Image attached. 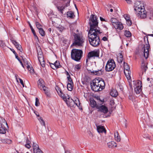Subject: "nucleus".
I'll return each mask as SVG.
<instances>
[{"mask_svg":"<svg viewBox=\"0 0 153 153\" xmlns=\"http://www.w3.org/2000/svg\"><path fill=\"white\" fill-rule=\"evenodd\" d=\"M134 8L135 13L138 17L141 19H144L146 17L147 12L143 2L136 1L135 3Z\"/></svg>","mask_w":153,"mask_h":153,"instance_id":"nucleus-1","label":"nucleus"},{"mask_svg":"<svg viewBox=\"0 0 153 153\" xmlns=\"http://www.w3.org/2000/svg\"><path fill=\"white\" fill-rule=\"evenodd\" d=\"M102 33L100 31L97 32L96 31H89L88 33V40L90 44L94 47H96L99 45L100 40L99 34Z\"/></svg>","mask_w":153,"mask_h":153,"instance_id":"nucleus-2","label":"nucleus"},{"mask_svg":"<svg viewBox=\"0 0 153 153\" xmlns=\"http://www.w3.org/2000/svg\"><path fill=\"white\" fill-rule=\"evenodd\" d=\"M89 24L90 29L89 31H96L99 32L100 31V28L98 27V22L97 16L95 15L91 14L89 19Z\"/></svg>","mask_w":153,"mask_h":153,"instance_id":"nucleus-3","label":"nucleus"},{"mask_svg":"<svg viewBox=\"0 0 153 153\" xmlns=\"http://www.w3.org/2000/svg\"><path fill=\"white\" fill-rule=\"evenodd\" d=\"M104 81L99 79H95L93 81L91 84V89L95 91H101L104 89L105 86Z\"/></svg>","mask_w":153,"mask_h":153,"instance_id":"nucleus-4","label":"nucleus"},{"mask_svg":"<svg viewBox=\"0 0 153 153\" xmlns=\"http://www.w3.org/2000/svg\"><path fill=\"white\" fill-rule=\"evenodd\" d=\"M74 39L73 45L79 47L82 46L84 42L85 39L81 33H75L74 35Z\"/></svg>","mask_w":153,"mask_h":153,"instance_id":"nucleus-5","label":"nucleus"},{"mask_svg":"<svg viewBox=\"0 0 153 153\" xmlns=\"http://www.w3.org/2000/svg\"><path fill=\"white\" fill-rule=\"evenodd\" d=\"M82 54V51L81 50L74 49L71 51V58L73 59L78 61L80 59Z\"/></svg>","mask_w":153,"mask_h":153,"instance_id":"nucleus-6","label":"nucleus"},{"mask_svg":"<svg viewBox=\"0 0 153 153\" xmlns=\"http://www.w3.org/2000/svg\"><path fill=\"white\" fill-rule=\"evenodd\" d=\"M116 65L113 59H110L107 62L105 67V70L107 71H110L113 70L115 68Z\"/></svg>","mask_w":153,"mask_h":153,"instance_id":"nucleus-7","label":"nucleus"},{"mask_svg":"<svg viewBox=\"0 0 153 153\" xmlns=\"http://www.w3.org/2000/svg\"><path fill=\"white\" fill-rule=\"evenodd\" d=\"M38 53V57L39 62L42 67H44L45 66V62L42 53L41 49L40 47L39 46V49H37Z\"/></svg>","mask_w":153,"mask_h":153,"instance_id":"nucleus-8","label":"nucleus"},{"mask_svg":"<svg viewBox=\"0 0 153 153\" xmlns=\"http://www.w3.org/2000/svg\"><path fill=\"white\" fill-rule=\"evenodd\" d=\"M1 126L0 127V133L4 134L6 132V126L8 128L7 124L4 119H1L0 120Z\"/></svg>","mask_w":153,"mask_h":153,"instance_id":"nucleus-9","label":"nucleus"},{"mask_svg":"<svg viewBox=\"0 0 153 153\" xmlns=\"http://www.w3.org/2000/svg\"><path fill=\"white\" fill-rule=\"evenodd\" d=\"M124 73L128 80L131 79V72L129 71L130 68L128 64L124 62Z\"/></svg>","mask_w":153,"mask_h":153,"instance_id":"nucleus-10","label":"nucleus"},{"mask_svg":"<svg viewBox=\"0 0 153 153\" xmlns=\"http://www.w3.org/2000/svg\"><path fill=\"white\" fill-rule=\"evenodd\" d=\"M141 82L140 81H137L134 83V90L137 94H139L142 91Z\"/></svg>","mask_w":153,"mask_h":153,"instance_id":"nucleus-11","label":"nucleus"},{"mask_svg":"<svg viewBox=\"0 0 153 153\" xmlns=\"http://www.w3.org/2000/svg\"><path fill=\"white\" fill-rule=\"evenodd\" d=\"M99 53L100 51L98 50H94L89 52L88 55V59H86V62H87L88 61V59L91 57H99Z\"/></svg>","mask_w":153,"mask_h":153,"instance_id":"nucleus-12","label":"nucleus"},{"mask_svg":"<svg viewBox=\"0 0 153 153\" xmlns=\"http://www.w3.org/2000/svg\"><path fill=\"white\" fill-rule=\"evenodd\" d=\"M149 45L148 44L144 45L142 48V51L144 53V56L146 59H147L149 56Z\"/></svg>","mask_w":153,"mask_h":153,"instance_id":"nucleus-13","label":"nucleus"},{"mask_svg":"<svg viewBox=\"0 0 153 153\" xmlns=\"http://www.w3.org/2000/svg\"><path fill=\"white\" fill-rule=\"evenodd\" d=\"M51 68L53 69H55L61 67L59 62L58 61H56L54 63H52L49 62Z\"/></svg>","mask_w":153,"mask_h":153,"instance_id":"nucleus-14","label":"nucleus"},{"mask_svg":"<svg viewBox=\"0 0 153 153\" xmlns=\"http://www.w3.org/2000/svg\"><path fill=\"white\" fill-rule=\"evenodd\" d=\"M99 109V111L101 112H102L104 114L108 112V110L107 107L105 106L102 105L100 106H98L97 108Z\"/></svg>","mask_w":153,"mask_h":153,"instance_id":"nucleus-15","label":"nucleus"},{"mask_svg":"<svg viewBox=\"0 0 153 153\" xmlns=\"http://www.w3.org/2000/svg\"><path fill=\"white\" fill-rule=\"evenodd\" d=\"M45 83L44 81L42 79H40L38 82V87L41 89H43L44 87H46L45 86Z\"/></svg>","mask_w":153,"mask_h":153,"instance_id":"nucleus-16","label":"nucleus"},{"mask_svg":"<svg viewBox=\"0 0 153 153\" xmlns=\"http://www.w3.org/2000/svg\"><path fill=\"white\" fill-rule=\"evenodd\" d=\"M12 42L16 48L21 52H22V49L21 45L15 40H12Z\"/></svg>","mask_w":153,"mask_h":153,"instance_id":"nucleus-17","label":"nucleus"},{"mask_svg":"<svg viewBox=\"0 0 153 153\" xmlns=\"http://www.w3.org/2000/svg\"><path fill=\"white\" fill-rule=\"evenodd\" d=\"M66 102L67 104L70 107H75L76 106L74 100L72 99L70 100L68 99V100H67Z\"/></svg>","mask_w":153,"mask_h":153,"instance_id":"nucleus-18","label":"nucleus"},{"mask_svg":"<svg viewBox=\"0 0 153 153\" xmlns=\"http://www.w3.org/2000/svg\"><path fill=\"white\" fill-rule=\"evenodd\" d=\"M97 129L98 132L99 133H102L103 132L105 134L106 133V130L103 126H97Z\"/></svg>","mask_w":153,"mask_h":153,"instance_id":"nucleus-19","label":"nucleus"},{"mask_svg":"<svg viewBox=\"0 0 153 153\" xmlns=\"http://www.w3.org/2000/svg\"><path fill=\"white\" fill-rule=\"evenodd\" d=\"M114 27L116 29L121 30L123 28L122 24L120 22H118L116 24L114 25Z\"/></svg>","mask_w":153,"mask_h":153,"instance_id":"nucleus-20","label":"nucleus"},{"mask_svg":"<svg viewBox=\"0 0 153 153\" xmlns=\"http://www.w3.org/2000/svg\"><path fill=\"white\" fill-rule=\"evenodd\" d=\"M114 137L115 140L117 142H119L121 140L120 137L119 135L118 132L116 131L114 133Z\"/></svg>","mask_w":153,"mask_h":153,"instance_id":"nucleus-21","label":"nucleus"},{"mask_svg":"<svg viewBox=\"0 0 153 153\" xmlns=\"http://www.w3.org/2000/svg\"><path fill=\"white\" fill-rule=\"evenodd\" d=\"M108 147L110 148L115 147L117 146L116 143L114 141H111L107 143Z\"/></svg>","mask_w":153,"mask_h":153,"instance_id":"nucleus-22","label":"nucleus"},{"mask_svg":"<svg viewBox=\"0 0 153 153\" xmlns=\"http://www.w3.org/2000/svg\"><path fill=\"white\" fill-rule=\"evenodd\" d=\"M147 63L146 62L145 63L144 61H143L142 62L141 68L143 71H145L146 69H147Z\"/></svg>","mask_w":153,"mask_h":153,"instance_id":"nucleus-23","label":"nucleus"},{"mask_svg":"<svg viewBox=\"0 0 153 153\" xmlns=\"http://www.w3.org/2000/svg\"><path fill=\"white\" fill-rule=\"evenodd\" d=\"M45 92V94L48 97H50L51 94L49 89L47 87H44L43 89Z\"/></svg>","mask_w":153,"mask_h":153,"instance_id":"nucleus-24","label":"nucleus"},{"mask_svg":"<svg viewBox=\"0 0 153 153\" xmlns=\"http://www.w3.org/2000/svg\"><path fill=\"white\" fill-rule=\"evenodd\" d=\"M123 56L121 53H119V55L117 57V60L118 62L121 63L123 60Z\"/></svg>","mask_w":153,"mask_h":153,"instance_id":"nucleus-25","label":"nucleus"},{"mask_svg":"<svg viewBox=\"0 0 153 153\" xmlns=\"http://www.w3.org/2000/svg\"><path fill=\"white\" fill-rule=\"evenodd\" d=\"M110 94L111 96L113 97H117L118 94L117 91L114 89L111 90L110 92Z\"/></svg>","mask_w":153,"mask_h":153,"instance_id":"nucleus-26","label":"nucleus"},{"mask_svg":"<svg viewBox=\"0 0 153 153\" xmlns=\"http://www.w3.org/2000/svg\"><path fill=\"white\" fill-rule=\"evenodd\" d=\"M67 15L68 17H69L71 19L74 18L75 15L74 13L72 11H68L67 12Z\"/></svg>","mask_w":153,"mask_h":153,"instance_id":"nucleus-27","label":"nucleus"},{"mask_svg":"<svg viewBox=\"0 0 153 153\" xmlns=\"http://www.w3.org/2000/svg\"><path fill=\"white\" fill-rule=\"evenodd\" d=\"M33 150L34 153H42L41 152V151L39 149L38 146L33 148Z\"/></svg>","mask_w":153,"mask_h":153,"instance_id":"nucleus-28","label":"nucleus"},{"mask_svg":"<svg viewBox=\"0 0 153 153\" xmlns=\"http://www.w3.org/2000/svg\"><path fill=\"white\" fill-rule=\"evenodd\" d=\"M90 102L91 106L93 107H96L97 108V107L99 106L97 105L96 102L93 100H91L90 101Z\"/></svg>","mask_w":153,"mask_h":153,"instance_id":"nucleus-29","label":"nucleus"},{"mask_svg":"<svg viewBox=\"0 0 153 153\" xmlns=\"http://www.w3.org/2000/svg\"><path fill=\"white\" fill-rule=\"evenodd\" d=\"M1 141L2 142L4 143H7L8 144H11L12 142L11 140L7 139L1 140Z\"/></svg>","mask_w":153,"mask_h":153,"instance_id":"nucleus-30","label":"nucleus"},{"mask_svg":"<svg viewBox=\"0 0 153 153\" xmlns=\"http://www.w3.org/2000/svg\"><path fill=\"white\" fill-rule=\"evenodd\" d=\"M93 73L95 75H96L99 76L102 75V70H99L98 71H93Z\"/></svg>","mask_w":153,"mask_h":153,"instance_id":"nucleus-31","label":"nucleus"},{"mask_svg":"<svg viewBox=\"0 0 153 153\" xmlns=\"http://www.w3.org/2000/svg\"><path fill=\"white\" fill-rule=\"evenodd\" d=\"M74 100L76 105L78 107L79 106L80 103L79 99L77 98H75L74 99Z\"/></svg>","mask_w":153,"mask_h":153,"instance_id":"nucleus-32","label":"nucleus"},{"mask_svg":"<svg viewBox=\"0 0 153 153\" xmlns=\"http://www.w3.org/2000/svg\"><path fill=\"white\" fill-rule=\"evenodd\" d=\"M57 8L59 11H60L61 13L62 14H63V11L65 8V7L62 6H58L57 7Z\"/></svg>","mask_w":153,"mask_h":153,"instance_id":"nucleus-33","label":"nucleus"},{"mask_svg":"<svg viewBox=\"0 0 153 153\" xmlns=\"http://www.w3.org/2000/svg\"><path fill=\"white\" fill-rule=\"evenodd\" d=\"M125 35L127 37H130L131 35V33L128 31L126 30L124 33Z\"/></svg>","mask_w":153,"mask_h":153,"instance_id":"nucleus-34","label":"nucleus"},{"mask_svg":"<svg viewBox=\"0 0 153 153\" xmlns=\"http://www.w3.org/2000/svg\"><path fill=\"white\" fill-rule=\"evenodd\" d=\"M67 75H68L67 79L68 81V83H73L72 79L71 78L70 75L69 74L68 72H67Z\"/></svg>","mask_w":153,"mask_h":153,"instance_id":"nucleus-35","label":"nucleus"},{"mask_svg":"<svg viewBox=\"0 0 153 153\" xmlns=\"http://www.w3.org/2000/svg\"><path fill=\"white\" fill-rule=\"evenodd\" d=\"M73 83H68L67 86V88L68 90L70 91H71L73 89L72 84Z\"/></svg>","mask_w":153,"mask_h":153,"instance_id":"nucleus-36","label":"nucleus"},{"mask_svg":"<svg viewBox=\"0 0 153 153\" xmlns=\"http://www.w3.org/2000/svg\"><path fill=\"white\" fill-rule=\"evenodd\" d=\"M81 66L79 64H77L74 66V71L79 70L81 68Z\"/></svg>","mask_w":153,"mask_h":153,"instance_id":"nucleus-37","label":"nucleus"},{"mask_svg":"<svg viewBox=\"0 0 153 153\" xmlns=\"http://www.w3.org/2000/svg\"><path fill=\"white\" fill-rule=\"evenodd\" d=\"M111 22L113 25L114 26V25L116 24L117 22V20L114 18H112L111 19Z\"/></svg>","mask_w":153,"mask_h":153,"instance_id":"nucleus-38","label":"nucleus"},{"mask_svg":"<svg viewBox=\"0 0 153 153\" xmlns=\"http://www.w3.org/2000/svg\"><path fill=\"white\" fill-rule=\"evenodd\" d=\"M27 68L31 73L33 74L34 73L33 69L32 66L27 65Z\"/></svg>","mask_w":153,"mask_h":153,"instance_id":"nucleus-39","label":"nucleus"},{"mask_svg":"<svg viewBox=\"0 0 153 153\" xmlns=\"http://www.w3.org/2000/svg\"><path fill=\"white\" fill-rule=\"evenodd\" d=\"M39 32L42 36L45 35V32L42 28L39 30Z\"/></svg>","mask_w":153,"mask_h":153,"instance_id":"nucleus-40","label":"nucleus"},{"mask_svg":"<svg viewBox=\"0 0 153 153\" xmlns=\"http://www.w3.org/2000/svg\"><path fill=\"white\" fill-rule=\"evenodd\" d=\"M56 90L58 94L59 95H62V92L60 88H59L58 87H57L56 88Z\"/></svg>","mask_w":153,"mask_h":153,"instance_id":"nucleus-41","label":"nucleus"},{"mask_svg":"<svg viewBox=\"0 0 153 153\" xmlns=\"http://www.w3.org/2000/svg\"><path fill=\"white\" fill-rule=\"evenodd\" d=\"M38 120L40 121L42 125L44 126H45V122L41 117H40L38 119Z\"/></svg>","mask_w":153,"mask_h":153,"instance_id":"nucleus-42","label":"nucleus"},{"mask_svg":"<svg viewBox=\"0 0 153 153\" xmlns=\"http://www.w3.org/2000/svg\"><path fill=\"white\" fill-rule=\"evenodd\" d=\"M36 25L37 27L39 30L42 28V26L39 22H36Z\"/></svg>","mask_w":153,"mask_h":153,"instance_id":"nucleus-43","label":"nucleus"},{"mask_svg":"<svg viewBox=\"0 0 153 153\" xmlns=\"http://www.w3.org/2000/svg\"><path fill=\"white\" fill-rule=\"evenodd\" d=\"M0 46L2 48H4L5 46V43L2 41H0Z\"/></svg>","mask_w":153,"mask_h":153,"instance_id":"nucleus-44","label":"nucleus"},{"mask_svg":"<svg viewBox=\"0 0 153 153\" xmlns=\"http://www.w3.org/2000/svg\"><path fill=\"white\" fill-rule=\"evenodd\" d=\"M35 105L36 106H39V100L37 98H36V102Z\"/></svg>","mask_w":153,"mask_h":153,"instance_id":"nucleus-45","label":"nucleus"},{"mask_svg":"<svg viewBox=\"0 0 153 153\" xmlns=\"http://www.w3.org/2000/svg\"><path fill=\"white\" fill-rule=\"evenodd\" d=\"M65 101H66L67 100V99L65 97L64 94L62 93V95H59Z\"/></svg>","mask_w":153,"mask_h":153,"instance_id":"nucleus-46","label":"nucleus"},{"mask_svg":"<svg viewBox=\"0 0 153 153\" xmlns=\"http://www.w3.org/2000/svg\"><path fill=\"white\" fill-rule=\"evenodd\" d=\"M15 55V57H16V58L19 61V62H20V63H21V64L22 66L23 67H24V66H23V64L22 63V61L20 60V59H19V57H18V55L17 54V53Z\"/></svg>","mask_w":153,"mask_h":153,"instance_id":"nucleus-47","label":"nucleus"},{"mask_svg":"<svg viewBox=\"0 0 153 153\" xmlns=\"http://www.w3.org/2000/svg\"><path fill=\"white\" fill-rule=\"evenodd\" d=\"M124 17L126 21L129 20L130 19V18L129 16H125Z\"/></svg>","mask_w":153,"mask_h":153,"instance_id":"nucleus-48","label":"nucleus"},{"mask_svg":"<svg viewBox=\"0 0 153 153\" xmlns=\"http://www.w3.org/2000/svg\"><path fill=\"white\" fill-rule=\"evenodd\" d=\"M25 146L26 148L28 149H30L31 147V146L30 145V143H26L25 145Z\"/></svg>","mask_w":153,"mask_h":153,"instance_id":"nucleus-49","label":"nucleus"},{"mask_svg":"<svg viewBox=\"0 0 153 153\" xmlns=\"http://www.w3.org/2000/svg\"><path fill=\"white\" fill-rule=\"evenodd\" d=\"M127 21V24L128 25L130 26L131 25V22L130 20H129Z\"/></svg>","mask_w":153,"mask_h":153,"instance_id":"nucleus-50","label":"nucleus"},{"mask_svg":"<svg viewBox=\"0 0 153 153\" xmlns=\"http://www.w3.org/2000/svg\"><path fill=\"white\" fill-rule=\"evenodd\" d=\"M19 79L20 81V83H21V84L22 85L23 87H24V83L23 80H22V79H21L20 78H19Z\"/></svg>","mask_w":153,"mask_h":153,"instance_id":"nucleus-51","label":"nucleus"},{"mask_svg":"<svg viewBox=\"0 0 153 153\" xmlns=\"http://www.w3.org/2000/svg\"><path fill=\"white\" fill-rule=\"evenodd\" d=\"M38 145L37 144L34 143H33V148L35 147H36L38 146Z\"/></svg>","mask_w":153,"mask_h":153,"instance_id":"nucleus-52","label":"nucleus"},{"mask_svg":"<svg viewBox=\"0 0 153 153\" xmlns=\"http://www.w3.org/2000/svg\"><path fill=\"white\" fill-rule=\"evenodd\" d=\"M102 39L104 40V41H106L107 40V38L106 37H104Z\"/></svg>","mask_w":153,"mask_h":153,"instance_id":"nucleus-53","label":"nucleus"},{"mask_svg":"<svg viewBox=\"0 0 153 153\" xmlns=\"http://www.w3.org/2000/svg\"><path fill=\"white\" fill-rule=\"evenodd\" d=\"M10 50L13 52V53L15 54V55L16 54V53L15 52L14 49L10 48Z\"/></svg>","mask_w":153,"mask_h":153,"instance_id":"nucleus-54","label":"nucleus"},{"mask_svg":"<svg viewBox=\"0 0 153 153\" xmlns=\"http://www.w3.org/2000/svg\"><path fill=\"white\" fill-rule=\"evenodd\" d=\"M35 38L37 39V40H38V38L37 36L36 35V33L34 34H33Z\"/></svg>","mask_w":153,"mask_h":153,"instance_id":"nucleus-55","label":"nucleus"},{"mask_svg":"<svg viewBox=\"0 0 153 153\" xmlns=\"http://www.w3.org/2000/svg\"><path fill=\"white\" fill-rule=\"evenodd\" d=\"M31 29L32 32L33 33V34H34L35 33H36L34 30V29L33 28Z\"/></svg>","mask_w":153,"mask_h":153,"instance_id":"nucleus-56","label":"nucleus"},{"mask_svg":"<svg viewBox=\"0 0 153 153\" xmlns=\"http://www.w3.org/2000/svg\"><path fill=\"white\" fill-rule=\"evenodd\" d=\"M26 143H30V141L27 138V139Z\"/></svg>","mask_w":153,"mask_h":153,"instance_id":"nucleus-57","label":"nucleus"},{"mask_svg":"<svg viewBox=\"0 0 153 153\" xmlns=\"http://www.w3.org/2000/svg\"><path fill=\"white\" fill-rule=\"evenodd\" d=\"M100 19L101 21H105V19H104L102 17H100Z\"/></svg>","mask_w":153,"mask_h":153,"instance_id":"nucleus-58","label":"nucleus"},{"mask_svg":"<svg viewBox=\"0 0 153 153\" xmlns=\"http://www.w3.org/2000/svg\"><path fill=\"white\" fill-rule=\"evenodd\" d=\"M89 134L90 136L91 137H93V134L91 133V132H90Z\"/></svg>","mask_w":153,"mask_h":153,"instance_id":"nucleus-59","label":"nucleus"},{"mask_svg":"<svg viewBox=\"0 0 153 153\" xmlns=\"http://www.w3.org/2000/svg\"><path fill=\"white\" fill-rule=\"evenodd\" d=\"M127 2V3L128 4H130L131 2V0H125Z\"/></svg>","mask_w":153,"mask_h":153,"instance_id":"nucleus-60","label":"nucleus"},{"mask_svg":"<svg viewBox=\"0 0 153 153\" xmlns=\"http://www.w3.org/2000/svg\"><path fill=\"white\" fill-rule=\"evenodd\" d=\"M36 111H34V113L36 114V115L37 116V117H39V114H37L36 113Z\"/></svg>","mask_w":153,"mask_h":153,"instance_id":"nucleus-61","label":"nucleus"},{"mask_svg":"<svg viewBox=\"0 0 153 153\" xmlns=\"http://www.w3.org/2000/svg\"><path fill=\"white\" fill-rule=\"evenodd\" d=\"M29 26H30V29H31V28H33V27H32V26L31 25V24H30V22H29Z\"/></svg>","mask_w":153,"mask_h":153,"instance_id":"nucleus-62","label":"nucleus"},{"mask_svg":"<svg viewBox=\"0 0 153 153\" xmlns=\"http://www.w3.org/2000/svg\"><path fill=\"white\" fill-rule=\"evenodd\" d=\"M17 75H15V77H16V80H17V82H18V79H17Z\"/></svg>","mask_w":153,"mask_h":153,"instance_id":"nucleus-63","label":"nucleus"},{"mask_svg":"<svg viewBox=\"0 0 153 153\" xmlns=\"http://www.w3.org/2000/svg\"><path fill=\"white\" fill-rule=\"evenodd\" d=\"M48 31L51 32V28H49L48 29Z\"/></svg>","mask_w":153,"mask_h":153,"instance_id":"nucleus-64","label":"nucleus"}]
</instances>
